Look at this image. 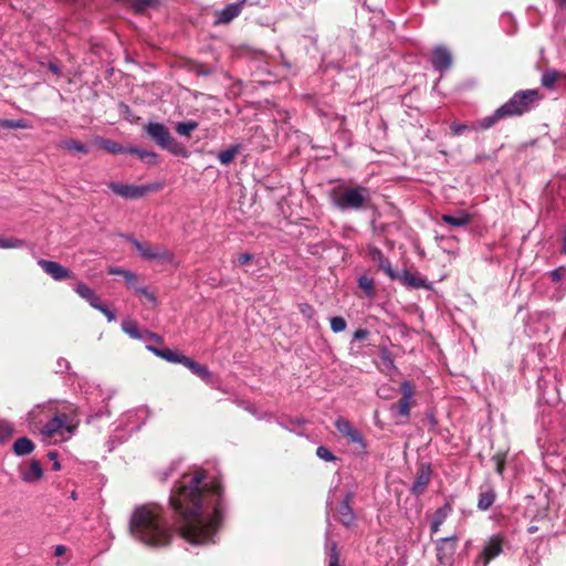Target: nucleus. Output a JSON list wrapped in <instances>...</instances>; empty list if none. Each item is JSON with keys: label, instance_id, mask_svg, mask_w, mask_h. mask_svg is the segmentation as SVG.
Masks as SVG:
<instances>
[{"label": "nucleus", "instance_id": "nucleus-1", "mask_svg": "<svg viewBox=\"0 0 566 566\" xmlns=\"http://www.w3.org/2000/svg\"><path fill=\"white\" fill-rule=\"evenodd\" d=\"M166 512L157 505L135 509L130 521L132 535L148 546H165L170 542L171 524L191 545L216 544L226 516L222 497H168Z\"/></svg>", "mask_w": 566, "mask_h": 566}, {"label": "nucleus", "instance_id": "nucleus-2", "mask_svg": "<svg viewBox=\"0 0 566 566\" xmlns=\"http://www.w3.org/2000/svg\"><path fill=\"white\" fill-rule=\"evenodd\" d=\"M160 481L177 476L170 495H221L223 493L220 476L198 465L182 468V461H172L158 473Z\"/></svg>", "mask_w": 566, "mask_h": 566}, {"label": "nucleus", "instance_id": "nucleus-3", "mask_svg": "<svg viewBox=\"0 0 566 566\" xmlns=\"http://www.w3.org/2000/svg\"><path fill=\"white\" fill-rule=\"evenodd\" d=\"M543 97L544 96L538 90L517 91L506 103L496 108L491 115L479 119L478 124L474 125L473 128L490 129L501 119L523 116L535 109Z\"/></svg>", "mask_w": 566, "mask_h": 566}, {"label": "nucleus", "instance_id": "nucleus-4", "mask_svg": "<svg viewBox=\"0 0 566 566\" xmlns=\"http://www.w3.org/2000/svg\"><path fill=\"white\" fill-rule=\"evenodd\" d=\"M146 349L156 355L157 357L165 359L166 361L184 365L193 375L198 376L202 381H205L210 387H218V382L213 374L208 369L207 366L201 365L196 360L169 348H158L154 345H146Z\"/></svg>", "mask_w": 566, "mask_h": 566}, {"label": "nucleus", "instance_id": "nucleus-5", "mask_svg": "<svg viewBox=\"0 0 566 566\" xmlns=\"http://www.w3.org/2000/svg\"><path fill=\"white\" fill-rule=\"evenodd\" d=\"M332 205L342 210H359L369 201L370 192L365 187H336L328 193Z\"/></svg>", "mask_w": 566, "mask_h": 566}, {"label": "nucleus", "instance_id": "nucleus-6", "mask_svg": "<svg viewBox=\"0 0 566 566\" xmlns=\"http://www.w3.org/2000/svg\"><path fill=\"white\" fill-rule=\"evenodd\" d=\"M144 130L163 149L168 150L175 156H188L185 147L170 135L168 128L164 124L149 122L144 126Z\"/></svg>", "mask_w": 566, "mask_h": 566}, {"label": "nucleus", "instance_id": "nucleus-7", "mask_svg": "<svg viewBox=\"0 0 566 566\" xmlns=\"http://www.w3.org/2000/svg\"><path fill=\"white\" fill-rule=\"evenodd\" d=\"M122 237L134 245L144 260L156 261L160 264H172L175 262V254L164 244L142 242L129 234H122Z\"/></svg>", "mask_w": 566, "mask_h": 566}, {"label": "nucleus", "instance_id": "nucleus-8", "mask_svg": "<svg viewBox=\"0 0 566 566\" xmlns=\"http://www.w3.org/2000/svg\"><path fill=\"white\" fill-rule=\"evenodd\" d=\"M73 429L65 415H56L41 428L40 434L45 442L65 441L72 437Z\"/></svg>", "mask_w": 566, "mask_h": 566}, {"label": "nucleus", "instance_id": "nucleus-9", "mask_svg": "<svg viewBox=\"0 0 566 566\" xmlns=\"http://www.w3.org/2000/svg\"><path fill=\"white\" fill-rule=\"evenodd\" d=\"M327 514L339 521L343 525L349 526L355 520L350 497H331L326 503Z\"/></svg>", "mask_w": 566, "mask_h": 566}, {"label": "nucleus", "instance_id": "nucleus-10", "mask_svg": "<svg viewBox=\"0 0 566 566\" xmlns=\"http://www.w3.org/2000/svg\"><path fill=\"white\" fill-rule=\"evenodd\" d=\"M108 188L125 199H138L144 197L147 192L158 190L160 188L159 184H148V185H126L120 182H109Z\"/></svg>", "mask_w": 566, "mask_h": 566}, {"label": "nucleus", "instance_id": "nucleus-11", "mask_svg": "<svg viewBox=\"0 0 566 566\" xmlns=\"http://www.w3.org/2000/svg\"><path fill=\"white\" fill-rule=\"evenodd\" d=\"M337 431L352 443L358 444L361 450L366 449V442L359 430L354 428L345 418H337L335 421Z\"/></svg>", "mask_w": 566, "mask_h": 566}, {"label": "nucleus", "instance_id": "nucleus-12", "mask_svg": "<svg viewBox=\"0 0 566 566\" xmlns=\"http://www.w3.org/2000/svg\"><path fill=\"white\" fill-rule=\"evenodd\" d=\"M255 2L250 0H238L237 2L228 4L222 10L216 11V23L227 24L235 19L243 10L245 6H253Z\"/></svg>", "mask_w": 566, "mask_h": 566}, {"label": "nucleus", "instance_id": "nucleus-13", "mask_svg": "<svg viewBox=\"0 0 566 566\" xmlns=\"http://www.w3.org/2000/svg\"><path fill=\"white\" fill-rule=\"evenodd\" d=\"M431 64L433 69L440 73L448 71L452 65V54L450 50L443 45H438L432 51Z\"/></svg>", "mask_w": 566, "mask_h": 566}, {"label": "nucleus", "instance_id": "nucleus-14", "mask_svg": "<svg viewBox=\"0 0 566 566\" xmlns=\"http://www.w3.org/2000/svg\"><path fill=\"white\" fill-rule=\"evenodd\" d=\"M38 264L55 281H63L71 277V271L55 261L40 259Z\"/></svg>", "mask_w": 566, "mask_h": 566}, {"label": "nucleus", "instance_id": "nucleus-15", "mask_svg": "<svg viewBox=\"0 0 566 566\" xmlns=\"http://www.w3.org/2000/svg\"><path fill=\"white\" fill-rule=\"evenodd\" d=\"M368 255L391 280L399 279V273L392 269L390 261L384 255L380 249L376 247L369 248Z\"/></svg>", "mask_w": 566, "mask_h": 566}, {"label": "nucleus", "instance_id": "nucleus-16", "mask_svg": "<svg viewBox=\"0 0 566 566\" xmlns=\"http://www.w3.org/2000/svg\"><path fill=\"white\" fill-rule=\"evenodd\" d=\"M148 410L146 408H138L136 410H129L120 419V423H124L129 427V432L137 431L140 429L144 423L145 418L147 417Z\"/></svg>", "mask_w": 566, "mask_h": 566}, {"label": "nucleus", "instance_id": "nucleus-17", "mask_svg": "<svg viewBox=\"0 0 566 566\" xmlns=\"http://www.w3.org/2000/svg\"><path fill=\"white\" fill-rule=\"evenodd\" d=\"M455 552V544L453 537H444L437 543V557L440 563L446 564L451 560Z\"/></svg>", "mask_w": 566, "mask_h": 566}, {"label": "nucleus", "instance_id": "nucleus-18", "mask_svg": "<svg viewBox=\"0 0 566 566\" xmlns=\"http://www.w3.org/2000/svg\"><path fill=\"white\" fill-rule=\"evenodd\" d=\"M502 553V538L500 536H493L486 543L481 554V557L484 558V566L489 564V562L495 557H497Z\"/></svg>", "mask_w": 566, "mask_h": 566}, {"label": "nucleus", "instance_id": "nucleus-19", "mask_svg": "<svg viewBox=\"0 0 566 566\" xmlns=\"http://www.w3.org/2000/svg\"><path fill=\"white\" fill-rule=\"evenodd\" d=\"M431 476V469L429 465L422 464L417 473V476L412 483L411 491L415 493H421L428 485Z\"/></svg>", "mask_w": 566, "mask_h": 566}, {"label": "nucleus", "instance_id": "nucleus-20", "mask_svg": "<svg viewBox=\"0 0 566 566\" xmlns=\"http://www.w3.org/2000/svg\"><path fill=\"white\" fill-rule=\"evenodd\" d=\"M442 221L452 227H464L471 221V216L467 211H459L457 214H442Z\"/></svg>", "mask_w": 566, "mask_h": 566}, {"label": "nucleus", "instance_id": "nucleus-21", "mask_svg": "<svg viewBox=\"0 0 566 566\" xmlns=\"http://www.w3.org/2000/svg\"><path fill=\"white\" fill-rule=\"evenodd\" d=\"M74 291L82 297L84 298L86 302H88V304L92 306V307H95L97 305V303L99 302V297L95 294V292L90 287L87 286L85 283H77L75 286H74Z\"/></svg>", "mask_w": 566, "mask_h": 566}, {"label": "nucleus", "instance_id": "nucleus-22", "mask_svg": "<svg viewBox=\"0 0 566 566\" xmlns=\"http://www.w3.org/2000/svg\"><path fill=\"white\" fill-rule=\"evenodd\" d=\"M33 441L27 437L17 439L12 446L15 455L23 457L30 454L34 450Z\"/></svg>", "mask_w": 566, "mask_h": 566}, {"label": "nucleus", "instance_id": "nucleus-23", "mask_svg": "<svg viewBox=\"0 0 566 566\" xmlns=\"http://www.w3.org/2000/svg\"><path fill=\"white\" fill-rule=\"evenodd\" d=\"M43 474L41 463L38 460H32L30 465L21 473L22 479L27 482H34L41 479Z\"/></svg>", "mask_w": 566, "mask_h": 566}, {"label": "nucleus", "instance_id": "nucleus-24", "mask_svg": "<svg viewBox=\"0 0 566 566\" xmlns=\"http://www.w3.org/2000/svg\"><path fill=\"white\" fill-rule=\"evenodd\" d=\"M95 144L106 150L109 154H127V148L118 144L117 142L97 137Z\"/></svg>", "mask_w": 566, "mask_h": 566}, {"label": "nucleus", "instance_id": "nucleus-25", "mask_svg": "<svg viewBox=\"0 0 566 566\" xmlns=\"http://www.w3.org/2000/svg\"><path fill=\"white\" fill-rule=\"evenodd\" d=\"M451 512V505L449 503H446L443 506L438 509L436 513L433 514L432 523H431V532L437 533L439 531V527L442 525V523L446 521L447 516Z\"/></svg>", "mask_w": 566, "mask_h": 566}, {"label": "nucleus", "instance_id": "nucleus-26", "mask_svg": "<svg viewBox=\"0 0 566 566\" xmlns=\"http://www.w3.org/2000/svg\"><path fill=\"white\" fill-rule=\"evenodd\" d=\"M127 154L136 155L148 165H156L158 156L154 151L145 150L138 147H127Z\"/></svg>", "mask_w": 566, "mask_h": 566}, {"label": "nucleus", "instance_id": "nucleus-27", "mask_svg": "<svg viewBox=\"0 0 566 566\" xmlns=\"http://www.w3.org/2000/svg\"><path fill=\"white\" fill-rule=\"evenodd\" d=\"M239 151L240 145H232L231 147L221 150L217 157L221 165L227 166L234 159Z\"/></svg>", "mask_w": 566, "mask_h": 566}, {"label": "nucleus", "instance_id": "nucleus-28", "mask_svg": "<svg viewBox=\"0 0 566 566\" xmlns=\"http://www.w3.org/2000/svg\"><path fill=\"white\" fill-rule=\"evenodd\" d=\"M59 147L70 150V151H77L81 154L88 153V147L85 144L74 140V139L61 140L59 144Z\"/></svg>", "mask_w": 566, "mask_h": 566}, {"label": "nucleus", "instance_id": "nucleus-29", "mask_svg": "<svg viewBox=\"0 0 566 566\" xmlns=\"http://www.w3.org/2000/svg\"><path fill=\"white\" fill-rule=\"evenodd\" d=\"M122 329L125 334H127L133 339H140L143 331L138 329L135 322L129 318H126L122 322Z\"/></svg>", "mask_w": 566, "mask_h": 566}, {"label": "nucleus", "instance_id": "nucleus-30", "mask_svg": "<svg viewBox=\"0 0 566 566\" xmlns=\"http://www.w3.org/2000/svg\"><path fill=\"white\" fill-rule=\"evenodd\" d=\"M358 286L365 292V294L369 297H373L375 294V281L373 277L367 275H361L358 279Z\"/></svg>", "mask_w": 566, "mask_h": 566}, {"label": "nucleus", "instance_id": "nucleus-31", "mask_svg": "<svg viewBox=\"0 0 566 566\" xmlns=\"http://www.w3.org/2000/svg\"><path fill=\"white\" fill-rule=\"evenodd\" d=\"M27 247V241L18 238H1L0 249H19Z\"/></svg>", "mask_w": 566, "mask_h": 566}, {"label": "nucleus", "instance_id": "nucleus-32", "mask_svg": "<svg viewBox=\"0 0 566 566\" xmlns=\"http://www.w3.org/2000/svg\"><path fill=\"white\" fill-rule=\"evenodd\" d=\"M559 72L558 71H555V70H551V71H547L545 72L543 75H542V85L546 88H553L555 83L557 82V80L559 78Z\"/></svg>", "mask_w": 566, "mask_h": 566}, {"label": "nucleus", "instance_id": "nucleus-33", "mask_svg": "<svg viewBox=\"0 0 566 566\" xmlns=\"http://www.w3.org/2000/svg\"><path fill=\"white\" fill-rule=\"evenodd\" d=\"M198 128V123L195 120L180 122L176 125V132L180 136H188L191 132Z\"/></svg>", "mask_w": 566, "mask_h": 566}, {"label": "nucleus", "instance_id": "nucleus-34", "mask_svg": "<svg viewBox=\"0 0 566 566\" xmlns=\"http://www.w3.org/2000/svg\"><path fill=\"white\" fill-rule=\"evenodd\" d=\"M48 407L46 406H42V405H39V406H35L32 410L29 411L28 413V421L30 423H39L42 421V413L45 411Z\"/></svg>", "mask_w": 566, "mask_h": 566}, {"label": "nucleus", "instance_id": "nucleus-35", "mask_svg": "<svg viewBox=\"0 0 566 566\" xmlns=\"http://www.w3.org/2000/svg\"><path fill=\"white\" fill-rule=\"evenodd\" d=\"M14 428L10 421L0 420V442L7 441L13 434Z\"/></svg>", "mask_w": 566, "mask_h": 566}, {"label": "nucleus", "instance_id": "nucleus-36", "mask_svg": "<svg viewBox=\"0 0 566 566\" xmlns=\"http://www.w3.org/2000/svg\"><path fill=\"white\" fill-rule=\"evenodd\" d=\"M549 279L554 283H565L566 285V268L559 266L548 273Z\"/></svg>", "mask_w": 566, "mask_h": 566}, {"label": "nucleus", "instance_id": "nucleus-37", "mask_svg": "<svg viewBox=\"0 0 566 566\" xmlns=\"http://www.w3.org/2000/svg\"><path fill=\"white\" fill-rule=\"evenodd\" d=\"M347 327L346 321L342 316H333L331 318V329L334 333L344 332Z\"/></svg>", "mask_w": 566, "mask_h": 566}, {"label": "nucleus", "instance_id": "nucleus-38", "mask_svg": "<svg viewBox=\"0 0 566 566\" xmlns=\"http://www.w3.org/2000/svg\"><path fill=\"white\" fill-rule=\"evenodd\" d=\"M139 340L144 342L146 345H151L150 344L151 342L161 344L163 337L156 333H153L149 331H143V334H142V337Z\"/></svg>", "mask_w": 566, "mask_h": 566}, {"label": "nucleus", "instance_id": "nucleus-39", "mask_svg": "<svg viewBox=\"0 0 566 566\" xmlns=\"http://www.w3.org/2000/svg\"><path fill=\"white\" fill-rule=\"evenodd\" d=\"M0 127L4 128H27L28 125L24 119H4L0 120Z\"/></svg>", "mask_w": 566, "mask_h": 566}, {"label": "nucleus", "instance_id": "nucleus-40", "mask_svg": "<svg viewBox=\"0 0 566 566\" xmlns=\"http://www.w3.org/2000/svg\"><path fill=\"white\" fill-rule=\"evenodd\" d=\"M476 124H478V120L475 123L471 124V125L452 123L450 125V129L453 133V135L460 136V135H462L468 129L475 130L473 128V126L476 125Z\"/></svg>", "mask_w": 566, "mask_h": 566}, {"label": "nucleus", "instance_id": "nucleus-41", "mask_svg": "<svg viewBox=\"0 0 566 566\" xmlns=\"http://www.w3.org/2000/svg\"><path fill=\"white\" fill-rule=\"evenodd\" d=\"M316 455H317L319 459H322V460H324V461H326V462H332V461H335V460L337 459V458H336V457L331 452V450H329V449H327L326 447H323V446H321V447H318V448L316 449Z\"/></svg>", "mask_w": 566, "mask_h": 566}, {"label": "nucleus", "instance_id": "nucleus-42", "mask_svg": "<svg viewBox=\"0 0 566 566\" xmlns=\"http://www.w3.org/2000/svg\"><path fill=\"white\" fill-rule=\"evenodd\" d=\"M401 394L403 400L412 402L413 399V388L408 380L401 382Z\"/></svg>", "mask_w": 566, "mask_h": 566}, {"label": "nucleus", "instance_id": "nucleus-43", "mask_svg": "<svg viewBox=\"0 0 566 566\" xmlns=\"http://www.w3.org/2000/svg\"><path fill=\"white\" fill-rule=\"evenodd\" d=\"M380 359H381V363L382 365L388 368V369H392L395 368V365H394V359L391 357V354L390 352L387 349V348H382L380 350Z\"/></svg>", "mask_w": 566, "mask_h": 566}, {"label": "nucleus", "instance_id": "nucleus-44", "mask_svg": "<svg viewBox=\"0 0 566 566\" xmlns=\"http://www.w3.org/2000/svg\"><path fill=\"white\" fill-rule=\"evenodd\" d=\"M410 407H411L410 401L400 399L396 406V409H397L398 415L407 418L410 415Z\"/></svg>", "mask_w": 566, "mask_h": 566}, {"label": "nucleus", "instance_id": "nucleus-45", "mask_svg": "<svg viewBox=\"0 0 566 566\" xmlns=\"http://www.w3.org/2000/svg\"><path fill=\"white\" fill-rule=\"evenodd\" d=\"M94 308L103 313L107 317L108 322H113L116 318L115 313L111 311L106 305L102 304L101 301Z\"/></svg>", "mask_w": 566, "mask_h": 566}, {"label": "nucleus", "instance_id": "nucleus-46", "mask_svg": "<svg viewBox=\"0 0 566 566\" xmlns=\"http://www.w3.org/2000/svg\"><path fill=\"white\" fill-rule=\"evenodd\" d=\"M399 279H401L406 284H408L410 286H416V287L420 286V284L417 282L415 276L412 274H410L408 271H403L402 275L401 276L399 275Z\"/></svg>", "mask_w": 566, "mask_h": 566}, {"label": "nucleus", "instance_id": "nucleus-47", "mask_svg": "<svg viewBox=\"0 0 566 566\" xmlns=\"http://www.w3.org/2000/svg\"><path fill=\"white\" fill-rule=\"evenodd\" d=\"M300 312L307 318L311 319L314 316V308L307 303H301L298 305Z\"/></svg>", "mask_w": 566, "mask_h": 566}, {"label": "nucleus", "instance_id": "nucleus-48", "mask_svg": "<svg viewBox=\"0 0 566 566\" xmlns=\"http://www.w3.org/2000/svg\"><path fill=\"white\" fill-rule=\"evenodd\" d=\"M156 2V0H136L135 1V9L137 11H143L146 8L153 6Z\"/></svg>", "mask_w": 566, "mask_h": 566}, {"label": "nucleus", "instance_id": "nucleus-49", "mask_svg": "<svg viewBox=\"0 0 566 566\" xmlns=\"http://www.w3.org/2000/svg\"><path fill=\"white\" fill-rule=\"evenodd\" d=\"M303 422H304V420H303V419L297 418V419H293V420H291V421H290V426H287V424H285V423H283V422H279V424H280L282 428L286 429V430H290V431H296L295 427H296V426H301Z\"/></svg>", "mask_w": 566, "mask_h": 566}, {"label": "nucleus", "instance_id": "nucleus-50", "mask_svg": "<svg viewBox=\"0 0 566 566\" xmlns=\"http://www.w3.org/2000/svg\"><path fill=\"white\" fill-rule=\"evenodd\" d=\"M48 458L50 461H52V470L59 471L61 469V464L57 461V452L56 451H50L48 453Z\"/></svg>", "mask_w": 566, "mask_h": 566}, {"label": "nucleus", "instance_id": "nucleus-51", "mask_svg": "<svg viewBox=\"0 0 566 566\" xmlns=\"http://www.w3.org/2000/svg\"><path fill=\"white\" fill-rule=\"evenodd\" d=\"M494 497H480L478 506L480 510L485 511L492 506Z\"/></svg>", "mask_w": 566, "mask_h": 566}, {"label": "nucleus", "instance_id": "nucleus-52", "mask_svg": "<svg viewBox=\"0 0 566 566\" xmlns=\"http://www.w3.org/2000/svg\"><path fill=\"white\" fill-rule=\"evenodd\" d=\"M253 259V255L251 253H242L240 254L237 260H235V263L238 265H245L247 263H249L250 261H252Z\"/></svg>", "mask_w": 566, "mask_h": 566}, {"label": "nucleus", "instance_id": "nucleus-53", "mask_svg": "<svg viewBox=\"0 0 566 566\" xmlns=\"http://www.w3.org/2000/svg\"><path fill=\"white\" fill-rule=\"evenodd\" d=\"M136 292L139 294H143L151 303H156V298H155L154 294L150 293L146 287H138V289H136Z\"/></svg>", "mask_w": 566, "mask_h": 566}, {"label": "nucleus", "instance_id": "nucleus-54", "mask_svg": "<svg viewBox=\"0 0 566 566\" xmlns=\"http://www.w3.org/2000/svg\"><path fill=\"white\" fill-rule=\"evenodd\" d=\"M128 284V286H133V284L137 281V275L130 271H126L125 275L123 276Z\"/></svg>", "mask_w": 566, "mask_h": 566}, {"label": "nucleus", "instance_id": "nucleus-55", "mask_svg": "<svg viewBox=\"0 0 566 566\" xmlns=\"http://www.w3.org/2000/svg\"><path fill=\"white\" fill-rule=\"evenodd\" d=\"M368 335H369V332L367 329L358 328L354 333V339H356V340L365 339Z\"/></svg>", "mask_w": 566, "mask_h": 566}, {"label": "nucleus", "instance_id": "nucleus-56", "mask_svg": "<svg viewBox=\"0 0 566 566\" xmlns=\"http://www.w3.org/2000/svg\"><path fill=\"white\" fill-rule=\"evenodd\" d=\"M493 460L495 461L496 472L499 474H502L503 473L504 463H503V460H502L501 455H495L493 458Z\"/></svg>", "mask_w": 566, "mask_h": 566}, {"label": "nucleus", "instance_id": "nucleus-57", "mask_svg": "<svg viewBox=\"0 0 566 566\" xmlns=\"http://www.w3.org/2000/svg\"><path fill=\"white\" fill-rule=\"evenodd\" d=\"M126 271L127 270H124V269L117 268V266H112V268L108 269V273L112 274V275H122V276H124Z\"/></svg>", "mask_w": 566, "mask_h": 566}, {"label": "nucleus", "instance_id": "nucleus-58", "mask_svg": "<svg viewBox=\"0 0 566 566\" xmlns=\"http://www.w3.org/2000/svg\"><path fill=\"white\" fill-rule=\"evenodd\" d=\"M48 69L55 75H61V70L55 62H49Z\"/></svg>", "mask_w": 566, "mask_h": 566}, {"label": "nucleus", "instance_id": "nucleus-59", "mask_svg": "<svg viewBox=\"0 0 566 566\" xmlns=\"http://www.w3.org/2000/svg\"><path fill=\"white\" fill-rule=\"evenodd\" d=\"M65 552H66V548L63 545H56L54 548L55 556H62Z\"/></svg>", "mask_w": 566, "mask_h": 566}, {"label": "nucleus", "instance_id": "nucleus-60", "mask_svg": "<svg viewBox=\"0 0 566 566\" xmlns=\"http://www.w3.org/2000/svg\"><path fill=\"white\" fill-rule=\"evenodd\" d=\"M560 252H562L563 254H566V230H565V231H564V233H563V245H562V250H560Z\"/></svg>", "mask_w": 566, "mask_h": 566}, {"label": "nucleus", "instance_id": "nucleus-61", "mask_svg": "<svg viewBox=\"0 0 566 566\" xmlns=\"http://www.w3.org/2000/svg\"><path fill=\"white\" fill-rule=\"evenodd\" d=\"M57 364H59L60 368H62V367L69 368V361L64 358H60Z\"/></svg>", "mask_w": 566, "mask_h": 566}, {"label": "nucleus", "instance_id": "nucleus-62", "mask_svg": "<svg viewBox=\"0 0 566 566\" xmlns=\"http://www.w3.org/2000/svg\"><path fill=\"white\" fill-rule=\"evenodd\" d=\"M558 4H559L562 8H565V9H566V0H559V1H558Z\"/></svg>", "mask_w": 566, "mask_h": 566}, {"label": "nucleus", "instance_id": "nucleus-63", "mask_svg": "<svg viewBox=\"0 0 566 566\" xmlns=\"http://www.w3.org/2000/svg\"><path fill=\"white\" fill-rule=\"evenodd\" d=\"M536 530H537V528H536L535 526H532V527H530V528H528V532H530V533H534Z\"/></svg>", "mask_w": 566, "mask_h": 566}]
</instances>
